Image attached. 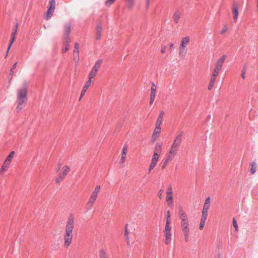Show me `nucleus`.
Returning a JSON list of instances; mask_svg holds the SVG:
<instances>
[{"instance_id": "nucleus-16", "label": "nucleus", "mask_w": 258, "mask_h": 258, "mask_svg": "<svg viewBox=\"0 0 258 258\" xmlns=\"http://www.w3.org/2000/svg\"><path fill=\"white\" fill-rule=\"evenodd\" d=\"M102 32V27L100 23H98L96 26V39L99 40L101 37Z\"/></svg>"}, {"instance_id": "nucleus-12", "label": "nucleus", "mask_w": 258, "mask_h": 258, "mask_svg": "<svg viewBox=\"0 0 258 258\" xmlns=\"http://www.w3.org/2000/svg\"><path fill=\"white\" fill-rule=\"evenodd\" d=\"M175 155V154H171V153H170V152H169L167 157L165 160V161L163 163V165H162V167L161 168L162 170H163L165 168V167L167 166L169 161L171 160Z\"/></svg>"}, {"instance_id": "nucleus-7", "label": "nucleus", "mask_w": 258, "mask_h": 258, "mask_svg": "<svg viewBox=\"0 0 258 258\" xmlns=\"http://www.w3.org/2000/svg\"><path fill=\"white\" fill-rule=\"evenodd\" d=\"M210 197H208L205 200V204L203 206L202 215L208 216V212L210 208Z\"/></svg>"}, {"instance_id": "nucleus-9", "label": "nucleus", "mask_w": 258, "mask_h": 258, "mask_svg": "<svg viewBox=\"0 0 258 258\" xmlns=\"http://www.w3.org/2000/svg\"><path fill=\"white\" fill-rule=\"evenodd\" d=\"M238 6L237 4L234 3L232 6V12L233 13V19L235 22H236L238 15Z\"/></svg>"}, {"instance_id": "nucleus-46", "label": "nucleus", "mask_w": 258, "mask_h": 258, "mask_svg": "<svg viewBox=\"0 0 258 258\" xmlns=\"http://www.w3.org/2000/svg\"><path fill=\"white\" fill-rule=\"evenodd\" d=\"M79 44L77 42L75 43V47H75L74 50H75V52H79Z\"/></svg>"}, {"instance_id": "nucleus-47", "label": "nucleus", "mask_w": 258, "mask_h": 258, "mask_svg": "<svg viewBox=\"0 0 258 258\" xmlns=\"http://www.w3.org/2000/svg\"><path fill=\"white\" fill-rule=\"evenodd\" d=\"M228 28L226 26H224L220 31V34H223L227 32Z\"/></svg>"}, {"instance_id": "nucleus-15", "label": "nucleus", "mask_w": 258, "mask_h": 258, "mask_svg": "<svg viewBox=\"0 0 258 258\" xmlns=\"http://www.w3.org/2000/svg\"><path fill=\"white\" fill-rule=\"evenodd\" d=\"M70 39L63 38V45L64 46V48L62 49L63 53H65L69 50L70 48Z\"/></svg>"}, {"instance_id": "nucleus-34", "label": "nucleus", "mask_w": 258, "mask_h": 258, "mask_svg": "<svg viewBox=\"0 0 258 258\" xmlns=\"http://www.w3.org/2000/svg\"><path fill=\"white\" fill-rule=\"evenodd\" d=\"M15 38H16V36L12 35L11 41H10V44L9 45V47L8 48V50H7V55H8L9 51V50H10V48L11 47V45H12V43L15 41Z\"/></svg>"}, {"instance_id": "nucleus-53", "label": "nucleus", "mask_w": 258, "mask_h": 258, "mask_svg": "<svg viewBox=\"0 0 258 258\" xmlns=\"http://www.w3.org/2000/svg\"><path fill=\"white\" fill-rule=\"evenodd\" d=\"M166 46H162L161 48V53H164L166 51Z\"/></svg>"}, {"instance_id": "nucleus-29", "label": "nucleus", "mask_w": 258, "mask_h": 258, "mask_svg": "<svg viewBox=\"0 0 258 258\" xmlns=\"http://www.w3.org/2000/svg\"><path fill=\"white\" fill-rule=\"evenodd\" d=\"M95 202L94 201H91V199H89V202L86 205V209L88 210H90L91 209L92 207H93V204Z\"/></svg>"}, {"instance_id": "nucleus-51", "label": "nucleus", "mask_w": 258, "mask_h": 258, "mask_svg": "<svg viewBox=\"0 0 258 258\" xmlns=\"http://www.w3.org/2000/svg\"><path fill=\"white\" fill-rule=\"evenodd\" d=\"M214 85V83L210 82L209 86H208V89L210 90H211L212 89V88L213 87Z\"/></svg>"}, {"instance_id": "nucleus-19", "label": "nucleus", "mask_w": 258, "mask_h": 258, "mask_svg": "<svg viewBox=\"0 0 258 258\" xmlns=\"http://www.w3.org/2000/svg\"><path fill=\"white\" fill-rule=\"evenodd\" d=\"M164 114H165V113L163 111H161L160 112V114L157 118V121L156 122V125L161 126V124L162 121V119H163V117Z\"/></svg>"}, {"instance_id": "nucleus-56", "label": "nucleus", "mask_w": 258, "mask_h": 258, "mask_svg": "<svg viewBox=\"0 0 258 258\" xmlns=\"http://www.w3.org/2000/svg\"><path fill=\"white\" fill-rule=\"evenodd\" d=\"M17 67V62H16L12 67L11 68V72H14L13 70H14Z\"/></svg>"}, {"instance_id": "nucleus-38", "label": "nucleus", "mask_w": 258, "mask_h": 258, "mask_svg": "<svg viewBox=\"0 0 258 258\" xmlns=\"http://www.w3.org/2000/svg\"><path fill=\"white\" fill-rule=\"evenodd\" d=\"M167 196L172 195V189L171 186H169L167 189Z\"/></svg>"}, {"instance_id": "nucleus-37", "label": "nucleus", "mask_w": 258, "mask_h": 258, "mask_svg": "<svg viewBox=\"0 0 258 258\" xmlns=\"http://www.w3.org/2000/svg\"><path fill=\"white\" fill-rule=\"evenodd\" d=\"M69 169L70 167L69 166H66L64 167V168L63 169V172L61 173L63 174V175H64L66 176V175L68 174Z\"/></svg>"}, {"instance_id": "nucleus-5", "label": "nucleus", "mask_w": 258, "mask_h": 258, "mask_svg": "<svg viewBox=\"0 0 258 258\" xmlns=\"http://www.w3.org/2000/svg\"><path fill=\"white\" fill-rule=\"evenodd\" d=\"M49 8L47 11L45 16V19L47 20H49L53 15L55 8V1L50 0L49 2Z\"/></svg>"}, {"instance_id": "nucleus-48", "label": "nucleus", "mask_w": 258, "mask_h": 258, "mask_svg": "<svg viewBox=\"0 0 258 258\" xmlns=\"http://www.w3.org/2000/svg\"><path fill=\"white\" fill-rule=\"evenodd\" d=\"M159 155H160V153L154 152V154H153L152 158L154 159H157V160H158L159 157Z\"/></svg>"}, {"instance_id": "nucleus-32", "label": "nucleus", "mask_w": 258, "mask_h": 258, "mask_svg": "<svg viewBox=\"0 0 258 258\" xmlns=\"http://www.w3.org/2000/svg\"><path fill=\"white\" fill-rule=\"evenodd\" d=\"M14 154H15V152L14 151H12L10 153V154L9 155V156H8L6 161L11 163L12 161V158H13Z\"/></svg>"}, {"instance_id": "nucleus-50", "label": "nucleus", "mask_w": 258, "mask_h": 258, "mask_svg": "<svg viewBox=\"0 0 258 258\" xmlns=\"http://www.w3.org/2000/svg\"><path fill=\"white\" fill-rule=\"evenodd\" d=\"M216 78L215 77H213V76H211V79H210V82L211 83H215V82L216 81Z\"/></svg>"}, {"instance_id": "nucleus-49", "label": "nucleus", "mask_w": 258, "mask_h": 258, "mask_svg": "<svg viewBox=\"0 0 258 258\" xmlns=\"http://www.w3.org/2000/svg\"><path fill=\"white\" fill-rule=\"evenodd\" d=\"M219 73V72L214 70L212 76L216 78L218 76Z\"/></svg>"}, {"instance_id": "nucleus-23", "label": "nucleus", "mask_w": 258, "mask_h": 258, "mask_svg": "<svg viewBox=\"0 0 258 258\" xmlns=\"http://www.w3.org/2000/svg\"><path fill=\"white\" fill-rule=\"evenodd\" d=\"M166 201L169 206L172 207L173 206V197L172 195L167 196Z\"/></svg>"}, {"instance_id": "nucleus-2", "label": "nucleus", "mask_w": 258, "mask_h": 258, "mask_svg": "<svg viewBox=\"0 0 258 258\" xmlns=\"http://www.w3.org/2000/svg\"><path fill=\"white\" fill-rule=\"evenodd\" d=\"M27 88L26 86H23L21 89L18 91L17 93V111L19 112L24 107L27 103Z\"/></svg>"}, {"instance_id": "nucleus-28", "label": "nucleus", "mask_w": 258, "mask_h": 258, "mask_svg": "<svg viewBox=\"0 0 258 258\" xmlns=\"http://www.w3.org/2000/svg\"><path fill=\"white\" fill-rule=\"evenodd\" d=\"M127 226H128V224H126L125 225V227H124V229H125L124 236H125V237L126 238V240L127 243L128 244H129L130 242H129V238H128V230H127Z\"/></svg>"}, {"instance_id": "nucleus-30", "label": "nucleus", "mask_w": 258, "mask_h": 258, "mask_svg": "<svg viewBox=\"0 0 258 258\" xmlns=\"http://www.w3.org/2000/svg\"><path fill=\"white\" fill-rule=\"evenodd\" d=\"M156 88L157 87L154 83H152V87L151 88V95H156Z\"/></svg>"}, {"instance_id": "nucleus-63", "label": "nucleus", "mask_w": 258, "mask_h": 258, "mask_svg": "<svg viewBox=\"0 0 258 258\" xmlns=\"http://www.w3.org/2000/svg\"><path fill=\"white\" fill-rule=\"evenodd\" d=\"M126 153L122 152V155H121V157H126Z\"/></svg>"}, {"instance_id": "nucleus-33", "label": "nucleus", "mask_w": 258, "mask_h": 258, "mask_svg": "<svg viewBox=\"0 0 258 258\" xmlns=\"http://www.w3.org/2000/svg\"><path fill=\"white\" fill-rule=\"evenodd\" d=\"M99 258H108L106 256V253L103 249L100 250Z\"/></svg>"}, {"instance_id": "nucleus-45", "label": "nucleus", "mask_w": 258, "mask_h": 258, "mask_svg": "<svg viewBox=\"0 0 258 258\" xmlns=\"http://www.w3.org/2000/svg\"><path fill=\"white\" fill-rule=\"evenodd\" d=\"M114 1L115 0H107L105 2V5L107 6H110Z\"/></svg>"}, {"instance_id": "nucleus-42", "label": "nucleus", "mask_w": 258, "mask_h": 258, "mask_svg": "<svg viewBox=\"0 0 258 258\" xmlns=\"http://www.w3.org/2000/svg\"><path fill=\"white\" fill-rule=\"evenodd\" d=\"M233 225L235 229V231H238V225L234 218L233 219Z\"/></svg>"}, {"instance_id": "nucleus-3", "label": "nucleus", "mask_w": 258, "mask_h": 258, "mask_svg": "<svg viewBox=\"0 0 258 258\" xmlns=\"http://www.w3.org/2000/svg\"><path fill=\"white\" fill-rule=\"evenodd\" d=\"M183 135V132L182 131L179 135L175 138L174 142L171 146V148L170 150V153L174 154L175 155L177 153V151L179 148V145L181 142L182 137Z\"/></svg>"}, {"instance_id": "nucleus-35", "label": "nucleus", "mask_w": 258, "mask_h": 258, "mask_svg": "<svg viewBox=\"0 0 258 258\" xmlns=\"http://www.w3.org/2000/svg\"><path fill=\"white\" fill-rule=\"evenodd\" d=\"M65 177L64 175H63V174L60 173L59 175V176L56 178V182L57 183H59Z\"/></svg>"}, {"instance_id": "nucleus-4", "label": "nucleus", "mask_w": 258, "mask_h": 258, "mask_svg": "<svg viewBox=\"0 0 258 258\" xmlns=\"http://www.w3.org/2000/svg\"><path fill=\"white\" fill-rule=\"evenodd\" d=\"M189 42V37L188 36H186L182 39L179 46V55L182 56L186 53V47L188 44Z\"/></svg>"}, {"instance_id": "nucleus-39", "label": "nucleus", "mask_w": 258, "mask_h": 258, "mask_svg": "<svg viewBox=\"0 0 258 258\" xmlns=\"http://www.w3.org/2000/svg\"><path fill=\"white\" fill-rule=\"evenodd\" d=\"M156 164L153 163L152 162L151 163L150 167H149V173H150L151 172V170L154 169V168L156 166Z\"/></svg>"}, {"instance_id": "nucleus-36", "label": "nucleus", "mask_w": 258, "mask_h": 258, "mask_svg": "<svg viewBox=\"0 0 258 258\" xmlns=\"http://www.w3.org/2000/svg\"><path fill=\"white\" fill-rule=\"evenodd\" d=\"M74 60L76 62L79 61V52H75V50H74Z\"/></svg>"}, {"instance_id": "nucleus-10", "label": "nucleus", "mask_w": 258, "mask_h": 258, "mask_svg": "<svg viewBox=\"0 0 258 258\" xmlns=\"http://www.w3.org/2000/svg\"><path fill=\"white\" fill-rule=\"evenodd\" d=\"M161 132V127L160 126L156 125V128L154 131V133L152 135V139L153 142L155 141L157 138L159 137V135Z\"/></svg>"}, {"instance_id": "nucleus-26", "label": "nucleus", "mask_w": 258, "mask_h": 258, "mask_svg": "<svg viewBox=\"0 0 258 258\" xmlns=\"http://www.w3.org/2000/svg\"><path fill=\"white\" fill-rule=\"evenodd\" d=\"M161 150H162V146L161 144H159V143H157L156 144V146H155V151L154 152H156V153H161Z\"/></svg>"}, {"instance_id": "nucleus-58", "label": "nucleus", "mask_w": 258, "mask_h": 258, "mask_svg": "<svg viewBox=\"0 0 258 258\" xmlns=\"http://www.w3.org/2000/svg\"><path fill=\"white\" fill-rule=\"evenodd\" d=\"M166 218L170 219V211H168L167 212V217Z\"/></svg>"}, {"instance_id": "nucleus-52", "label": "nucleus", "mask_w": 258, "mask_h": 258, "mask_svg": "<svg viewBox=\"0 0 258 258\" xmlns=\"http://www.w3.org/2000/svg\"><path fill=\"white\" fill-rule=\"evenodd\" d=\"M162 189H160L158 193V197L161 199L162 198Z\"/></svg>"}, {"instance_id": "nucleus-8", "label": "nucleus", "mask_w": 258, "mask_h": 258, "mask_svg": "<svg viewBox=\"0 0 258 258\" xmlns=\"http://www.w3.org/2000/svg\"><path fill=\"white\" fill-rule=\"evenodd\" d=\"M171 227H165V243L168 244L171 240Z\"/></svg>"}, {"instance_id": "nucleus-21", "label": "nucleus", "mask_w": 258, "mask_h": 258, "mask_svg": "<svg viewBox=\"0 0 258 258\" xmlns=\"http://www.w3.org/2000/svg\"><path fill=\"white\" fill-rule=\"evenodd\" d=\"M207 216L202 215L201 221H200V227H199V228L200 230H202L203 229L205 224V222L207 219Z\"/></svg>"}, {"instance_id": "nucleus-27", "label": "nucleus", "mask_w": 258, "mask_h": 258, "mask_svg": "<svg viewBox=\"0 0 258 258\" xmlns=\"http://www.w3.org/2000/svg\"><path fill=\"white\" fill-rule=\"evenodd\" d=\"M97 73V71L92 69V70L90 72V73L89 74V80H91V79L92 78H93L96 75Z\"/></svg>"}, {"instance_id": "nucleus-55", "label": "nucleus", "mask_w": 258, "mask_h": 258, "mask_svg": "<svg viewBox=\"0 0 258 258\" xmlns=\"http://www.w3.org/2000/svg\"><path fill=\"white\" fill-rule=\"evenodd\" d=\"M127 150V146L125 145L123 148L122 152L126 153Z\"/></svg>"}, {"instance_id": "nucleus-24", "label": "nucleus", "mask_w": 258, "mask_h": 258, "mask_svg": "<svg viewBox=\"0 0 258 258\" xmlns=\"http://www.w3.org/2000/svg\"><path fill=\"white\" fill-rule=\"evenodd\" d=\"M99 193V191H97V190H94L93 192H92L90 199H91V201H95L96 200V198L97 197L98 194Z\"/></svg>"}, {"instance_id": "nucleus-17", "label": "nucleus", "mask_w": 258, "mask_h": 258, "mask_svg": "<svg viewBox=\"0 0 258 258\" xmlns=\"http://www.w3.org/2000/svg\"><path fill=\"white\" fill-rule=\"evenodd\" d=\"M226 57L227 55L226 54L222 55L217 59L215 63L222 67Z\"/></svg>"}, {"instance_id": "nucleus-62", "label": "nucleus", "mask_w": 258, "mask_h": 258, "mask_svg": "<svg viewBox=\"0 0 258 258\" xmlns=\"http://www.w3.org/2000/svg\"><path fill=\"white\" fill-rule=\"evenodd\" d=\"M149 3H150V0H146V6H147V8L149 6Z\"/></svg>"}, {"instance_id": "nucleus-1", "label": "nucleus", "mask_w": 258, "mask_h": 258, "mask_svg": "<svg viewBox=\"0 0 258 258\" xmlns=\"http://www.w3.org/2000/svg\"><path fill=\"white\" fill-rule=\"evenodd\" d=\"M74 227V220L72 215H71L68 220L66 226V233L64 236V245L68 247L72 242V231Z\"/></svg>"}, {"instance_id": "nucleus-11", "label": "nucleus", "mask_w": 258, "mask_h": 258, "mask_svg": "<svg viewBox=\"0 0 258 258\" xmlns=\"http://www.w3.org/2000/svg\"><path fill=\"white\" fill-rule=\"evenodd\" d=\"M178 216L181 222L187 221V216L181 207L179 208Z\"/></svg>"}, {"instance_id": "nucleus-25", "label": "nucleus", "mask_w": 258, "mask_h": 258, "mask_svg": "<svg viewBox=\"0 0 258 258\" xmlns=\"http://www.w3.org/2000/svg\"><path fill=\"white\" fill-rule=\"evenodd\" d=\"M251 166L250 172L254 174L256 172V163L254 162H251L250 163Z\"/></svg>"}, {"instance_id": "nucleus-20", "label": "nucleus", "mask_w": 258, "mask_h": 258, "mask_svg": "<svg viewBox=\"0 0 258 258\" xmlns=\"http://www.w3.org/2000/svg\"><path fill=\"white\" fill-rule=\"evenodd\" d=\"M102 63V60L100 59L97 60L95 63L94 66L92 68L93 70H95L98 72V70L100 68Z\"/></svg>"}, {"instance_id": "nucleus-22", "label": "nucleus", "mask_w": 258, "mask_h": 258, "mask_svg": "<svg viewBox=\"0 0 258 258\" xmlns=\"http://www.w3.org/2000/svg\"><path fill=\"white\" fill-rule=\"evenodd\" d=\"M180 18V13L178 11L175 12L173 16V19L175 23H177L179 22Z\"/></svg>"}, {"instance_id": "nucleus-40", "label": "nucleus", "mask_w": 258, "mask_h": 258, "mask_svg": "<svg viewBox=\"0 0 258 258\" xmlns=\"http://www.w3.org/2000/svg\"><path fill=\"white\" fill-rule=\"evenodd\" d=\"M18 23L16 24L15 29L13 30V32L12 33V35L16 36V34L17 33V29H18Z\"/></svg>"}, {"instance_id": "nucleus-14", "label": "nucleus", "mask_w": 258, "mask_h": 258, "mask_svg": "<svg viewBox=\"0 0 258 258\" xmlns=\"http://www.w3.org/2000/svg\"><path fill=\"white\" fill-rule=\"evenodd\" d=\"M71 32V24H66L64 26V38H70V33Z\"/></svg>"}, {"instance_id": "nucleus-64", "label": "nucleus", "mask_w": 258, "mask_h": 258, "mask_svg": "<svg viewBox=\"0 0 258 258\" xmlns=\"http://www.w3.org/2000/svg\"><path fill=\"white\" fill-rule=\"evenodd\" d=\"M13 74V72H10V75H12V74Z\"/></svg>"}, {"instance_id": "nucleus-6", "label": "nucleus", "mask_w": 258, "mask_h": 258, "mask_svg": "<svg viewBox=\"0 0 258 258\" xmlns=\"http://www.w3.org/2000/svg\"><path fill=\"white\" fill-rule=\"evenodd\" d=\"M188 222L187 221H183L181 222V226L183 232L184 233V239L185 241H187L188 239Z\"/></svg>"}, {"instance_id": "nucleus-31", "label": "nucleus", "mask_w": 258, "mask_h": 258, "mask_svg": "<svg viewBox=\"0 0 258 258\" xmlns=\"http://www.w3.org/2000/svg\"><path fill=\"white\" fill-rule=\"evenodd\" d=\"M135 0H126V6L131 9L134 5Z\"/></svg>"}, {"instance_id": "nucleus-18", "label": "nucleus", "mask_w": 258, "mask_h": 258, "mask_svg": "<svg viewBox=\"0 0 258 258\" xmlns=\"http://www.w3.org/2000/svg\"><path fill=\"white\" fill-rule=\"evenodd\" d=\"M10 163H11L5 160V161L3 163L2 166L1 168V170H0L1 174H2L4 173L5 171L8 169Z\"/></svg>"}, {"instance_id": "nucleus-57", "label": "nucleus", "mask_w": 258, "mask_h": 258, "mask_svg": "<svg viewBox=\"0 0 258 258\" xmlns=\"http://www.w3.org/2000/svg\"><path fill=\"white\" fill-rule=\"evenodd\" d=\"M158 160H157V159H154V158H152L151 162L153 163L157 164V162Z\"/></svg>"}, {"instance_id": "nucleus-60", "label": "nucleus", "mask_w": 258, "mask_h": 258, "mask_svg": "<svg viewBox=\"0 0 258 258\" xmlns=\"http://www.w3.org/2000/svg\"><path fill=\"white\" fill-rule=\"evenodd\" d=\"M241 77L244 79H245V72L244 71H242V74H241Z\"/></svg>"}, {"instance_id": "nucleus-13", "label": "nucleus", "mask_w": 258, "mask_h": 258, "mask_svg": "<svg viewBox=\"0 0 258 258\" xmlns=\"http://www.w3.org/2000/svg\"><path fill=\"white\" fill-rule=\"evenodd\" d=\"M91 83V80H88L87 81V82L86 83L85 85L83 87V88L81 91L80 97V99H81V98L85 95L87 90L88 89L89 87L90 86Z\"/></svg>"}, {"instance_id": "nucleus-41", "label": "nucleus", "mask_w": 258, "mask_h": 258, "mask_svg": "<svg viewBox=\"0 0 258 258\" xmlns=\"http://www.w3.org/2000/svg\"><path fill=\"white\" fill-rule=\"evenodd\" d=\"M222 67L219 66V65H218L216 63H215V68H214V70L215 71H218L220 72V71H221V69H222Z\"/></svg>"}, {"instance_id": "nucleus-44", "label": "nucleus", "mask_w": 258, "mask_h": 258, "mask_svg": "<svg viewBox=\"0 0 258 258\" xmlns=\"http://www.w3.org/2000/svg\"><path fill=\"white\" fill-rule=\"evenodd\" d=\"M171 223V220L169 218H166V224H165V227H171L170 225Z\"/></svg>"}, {"instance_id": "nucleus-54", "label": "nucleus", "mask_w": 258, "mask_h": 258, "mask_svg": "<svg viewBox=\"0 0 258 258\" xmlns=\"http://www.w3.org/2000/svg\"><path fill=\"white\" fill-rule=\"evenodd\" d=\"M174 45V44L173 43H170L169 46V50H170V51L171 50V49L173 48Z\"/></svg>"}, {"instance_id": "nucleus-43", "label": "nucleus", "mask_w": 258, "mask_h": 258, "mask_svg": "<svg viewBox=\"0 0 258 258\" xmlns=\"http://www.w3.org/2000/svg\"><path fill=\"white\" fill-rule=\"evenodd\" d=\"M156 95H150V104L151 105L154 101Z\"/></svg>"}, {"instance_id": "nucleus-61", "label": "nucleus", "mask_w": 258, "mask_h": 258, "mask_svg": "<svg viewBox=\"0 0 258 258\" xmlns=\"http://www.w3.org/2000/svg\"><path fill=\"white\" fill-rule=\"evenodd\" d=\"M100 188V185H97L94 190H97V191L99 192V189Z\"/></svg>"}, {"instance_id": "nucleus-59", "label": "nucleus", "mask_w": 258, "mask_h": 258, "mask_svg": "<svg viewBox=\"0 0 258 258\" xmlns=\"http://www.w3.org/2000/svg\"><path fill=\"white\" fill-rule=\"evenodd\" d=\"M125 157H121V160H120V161L122 163H124V161H125Z\"/></svg>"}]
</instances>
